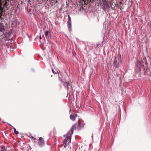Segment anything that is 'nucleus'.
I'll list each match as a JSON object with an SVG mask.
<instances>
[{"label":"nucleus","mask_w":151,"mask_h":151,"mask_svg":"<svg viewBox=\"0 0 151 151\" xmlns=\"http://www.w3.org/2000/svg\"><path fill=\"white\" fill-rule=\"evenodd\" d=\"M73 133V131L71 130L69 131L67 134L64 135V137H65L64 142L65 147H66L67 144H68L71 142V136Z\"/></svg>","instance_id":"1"},{"label":"nucleus","mask_w":151,"mask_h":151,"mask_svg":"<svg viewBox=\"0 0 151 151\" xmlns=\"http://www.w3.org/2000/svg\"><path fill=\"white\" fill-rule=\"evenodd\" d=\"M44 142L43 138L42 137H40L38 140V145H39L40 147H42L44 145Z\"/></svg>","instance_id":"2"},{"label":"nucleus","mask_w":151,"mask_h":151,"mask_svg":"<svg viewBox=\"0 0 151 151\" xmlns=\"http://www.w3.org/2000/svg\"><path fill=\"white\" fill-rule=\"evenodd\" d=\"M79 127V124L78 123H76L71 128L70 130H72L73 131V129H76L78 127Z\"/></svg>","instance_id":"3"},{"label":"nucleus","mask_w":151,"mask_h":151,"mask_svg":"<svg viewBox=\"0 0 151 151\" xmlns=\"http://www.w3.org/2000/svg\"><path fill=\"white\" fill-rule=\"evenodd\" d=\"M77 116V115L76 114H74L73 115H71L70 116V119L72 120H74L76 118Z\"/></svg>","instance_id":"4"},{"label":"nucleus","mask_w":151,"mask_h":151,"mask_svg":"<svg viewBox=\"0 0 151 151\" xmlns=\"http://www.w3.org/2000/svg\"><path fill=\"white\" fill-rule=\"evenodd\" d=\"M114 65L116 68L119 67V63L117 61V59L115 58V60L114 62Z\"/></svg>","instance_id":"5"},{"label":"nucleus","mask_w":151,"mask_h":151,"mask_svg":"<svg viewBox=\"0 0 151 151\" xmlns=\"http://www.w3.org/2000/svg\"><path fill=\"white\" fill-rule=\"evenodd\" d=\"M70 22H68V25H69L68 26V29L70 31V32L71 31V23L70 22Z\"/></svg>","instance_id":"6"},{"label":"nucleus","mask_w":151,"mask_h":151,"mask_svg":"<svg viewBox=\"0 0 151 151\" xmlns=\"http://www.w3.org/2000/svg\"><path fill=\"white\" fill-rule=\"evenodd\" d=\"M11 126L13 127V128L14 129V133L16 134H19L18 131H17L16 130V129L14 127H13L12 125H10Z\"/></svg>","instance_id":"7"},{"label":"nucleus","mask_w":151,"mask_h":151,"mask_svg":"<svg viewBox=\"0 0 151 151\" xmlns=\"http://www.w3.org/2000/svg\"><path fill=\"white\" fill-rule=\"evenodd\" d=\"M49 32L48 31H46L45 32V35L46 37H47V36L49 35Z\"/></svg>","instance_id":"8"},{"label":"nucleus","mask_w":151,"mask_h":151,"mask_svg":"<svg viewBox=\"0 0 151 151\" xmlns=\"http://www.w3.org/2000/svg\"><path fill=\"white\" fill-rule=\"evenodd\" d=\"M52 72L54 73V74H56L57 73H58V71H56V72H55L54 71V70L52 69Z\"/></svg>","instance_id":"9"},{"label":"nucleus","mask_w":151,"mask_h":151,"mask_svg":"<svg viewBox=\"0 0 151 151\" xmlns=\"http://www.w3.org/2000/svg\"><path fill=\"white\" fill-rule=\"evenodd\" d=\"M66 84H67L68 87V85H69V82H66Z\"/></svg>","instance_id":"10"},{"label":"nucleus","mask_w":151,"mask_h":151,"mask_svg":"<svg viewBox=\"0 0 151 151\" xmlns=\"http://www.w3.org/2000/svg\"><path fill=\"white\" fill-rule=\"evenodd\" d=\"M68 19H69V20L70 21H71V18L69 16H68Z\"/></svg>","instance_id":"11"},{"label":"nucleus","mask_w":151,"mask_h":151,"mask_svg":"<svg viewBox=\"0 0 151 151\" xmlns=\"http://www.w3.org/2000/svg\"><path fill=\"white\" fill-rule=\"evenodd\" d=\"M0 151H6V149H5V148L4 150H2Z\"/></svg>","instance_id":"12"},{"label":"nucleus","mask_w":151,"mask_h":151,"mask_svg":"<svg viewBox=\"0 0 151 151\" xmlns=\"http://www.w3.org/2000/svg\"><path fill=\"white\" fill-rule=\"evenodd\" d=\"M140 64V62H139L138 61V62L137 63V65H139Z\"/></svg>","instance_id":"13"},{"label":"nucleus","mask_w":151,"mask_h":151,"mask_svg":"<svg viewBox=\"0 0 151 151\" xmlns=\"http://www.w3.org/2000/svg\"><path fill=\"white\" fill-rule=\"evenodd\" d=\"M40 39H42V37H41V36H40Z\"/></svg>","instance_id":"14"},{"label":"nucleus","mask_w":151,"mask_h":151,"mask_svg":"<svg viewBox=\"0 0 151 151\" xmlns=\"http://www.w3.org/2000/svg\"><path fill=\"white\" fill-rule=\"evenodd\" d=\"M106 6H108L107 4H105L104 5L105 6L106 5Z\"/></svg>","instance_id":"15"},{"label":"nucleus","mask_w":151,"mask_h":151,"mask_svg":"<svg viewBox=\"0 0 151 151\" xmlns=\"http://www.w3.org/2000/svg\"><path fill=\"white\" fill-rule=\"evenodd\" d=\"M119 58H120V60H121V56H120Z\"/></svg>","instance_id":"16"},{"label":"nucleus","mask_w":151,"mask_h":151,"mask_svg":"<svg viewBox=\"0 0 151 151\" xmlns=\"http://www.w3.org/2000/svg\"><path fill=\"white\" fill-rule=\"evenodd\" d=\"M150 1H151V0H150Z\"/></svg>","instance_id":"17"}]
</instances>
